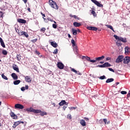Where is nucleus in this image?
Returning a JSON list of instances; mask_svg holds the SVG:
<instances>
[{"label": "nucleus", "instance_id": "bb28decb", "mask_svg": "<svg viewBox=\"0 0 130 130\" xmlns=\"http://www.w3.org/2000/svg\"><path fill=\"white\" fill-rule=\"evenodd\" d=\"M21 54H17L16 55V58L18 61H21Z\"/></svg>", "mask_w": 130, "mask_h": 130}, {"label": "nucleus", "instance_id": "052dcab7", "mask_svg": "<svg viewBox=\"0 0 130 130\" xmlns=\"http://www.w3.org/2000/svg\"><path fill=\"white\" fill-rule=\"evenodd\" d=\"M77 74V75H79V76H81V75H82V74L81 73V72H79V71H77V73H76Z\"/></svg>", "mask_w": 130, "mask_h": 130}, {"label": "nucleus", "instance_id": "69168bd1", "mask_svg": "<svg viewBox=\"0 0 130 130\" xmlns=\"http://www.w3.org/2000/svg\"><path fill=\"white\" fill-rule=\"evenodd\" d=\"M23 2H24V4H27V2H28L27 0H22Z\"/></svg>", "mask_w": 130, "mask_h": 130}, {"label": "nucleus", "instance_id": "603ef678", "mask_svg": "<svg viewBox=\"0 0 130 130\" xmlns=\"http://www.w3.org/2000/svg\"><path fill=\"white\" fill-rule=\"evenodd\" d=\"M103 121L105 122V124H106L107 123V119H104Z\"/></svg>", "mask_w": 130, "mask_h": 130}, {"label": "nucleus", "instance_id": "7c9ffc66", "mask_svg": "<svg viewBox=\"0 0 130 130\" xmlns=\"http://www.w3.org/2000/svg\"><path fill=\"white\" fill-rule=\"evenodd\" d=\"M116 44L117 46H121L122 45L121 42L119 40L117 41Z\"/></svg>", "mask_w": 130, "mask_h": 130}, {"label": "nucleus", "instance_id": "bf43d9fd", "mask_svg": "<svg viewBox=\"0 0 130 130\" xmlns=\"http://www.w3.org/2000/svg\"><path fill=\"white\" fill-rule=\"evenodd\" d=\"M76 108H77L74 107L71 108L69 107V109H70L71 110H72V109H76Z\"/></svg>", "mask_w": 130, "mask_h": 130}, {"label": "nucleus", "instance_id": "f704fd0d", "mask_svg": "<svg viewBox=\"0 0 130 130\" xmlns=\"http://www.w3.org/2000/svg\"><path fill=\"white\" fill-rule=\"evenodd\" d=\"M86 59H87L88 61H90L91 62V60H91V58L88 57V56H85Z\"/></svg>", "mask_w": 130, "mask_h": 130}, {"label": "nucleus", "instance_id": "cd10ccee", "mask_svg": "<svg viewBox=\"0 0 130 130\" xmlns=\"http://www.w3.org/2000/svg\"><path fill=\"white\" fill-rule=\"evenodd\" d=\"M119 40L120 41H121L122 42H124V43H125V42H127L126 38H120Z\"/></svg>", "mask_w": 130, "mask_h": 130}, {"label": "nucleus", "instance_id": "f03ea898", "mask_svg": "<svg viewBox=\"0 0 130 130\" xmlns=\"http://www.w3.org/2000/svg\"><path fill=\"white\" fill-rule=\"evenodd\" d=\"M26 111H27V112H34V113H39L40 112V110H35L32 107L26 109Z\"/></svg>", "mask_w": 130, "mask_h": 130}, {"label": "nucleus", "instance_id": "6ab92c4d", "mask_svg": "<svg viewBox=\"0 0 130 130\" xmlns=\"http://www.w3.org/2000/svg\"><path fill=\"white\" fill-rule=\"evenodd\" d=\"M40 111V112L39 113H40V115L41 116H44V115H47V113L46 112H42L41 110H38Z\"/></svg>", "mask_w": 130, "mask_h": 130}, {"label": "nucleus", "instance_id": "4be33fe9", "mask_svg": "<svg viewBox=\"0 0 130 130\" xmlns=\"http://www.w3.org/2000/svg\"><path fill=\"white\" fill-rule=\"evenodd\" d=\"M51 45L53 46V47H54L55 48H56V47H57V44L54 42H51Z\"/></svg>", "mask_w": 130, "mask_h": 130}, {"label": "nucleus", "instance_id": "6e6d98bb", "mask_svg": "<svg viewBox=\"0 0 130 130\" xmlns=\"http://www.w3.org/2000/svg\"><path fill=\"white\" fill-rule=\"evenodd\" d=\"M108 70H110V72H112L113 73H114V71L112 68H109Z\"/></svg>", "mask_w": 130, "mask_h": 130}, {"label": "nucleus", "instance_id": "338daca9", "mask_svg": "<svg viewBox=\"0 0 130 130\" xmlns=\"http://www.w3.org/2000/svg\"><path fill=\"white\" fill-rule=\"evenodd\" d=\"M127 97L128 98L129 97H130V92H128V93L127 94Z\"/></svg>", "mask_w": 130, "mask_h": 130}, {"label": "nucleus", "instance_id": "6e6552de", "mask_svg": "<svg viewBox=\"0 0 130 130\" xmlns=\"http://www.w3.org/2000/svg\"><path fill=\"white\" fill-rule=\"evenodd\" d=\"M19 36H24V37L28 38V37H29V35H28V33L25 31H22L20 32Z\"/></svg>", "mask_w": 130, "mask_h": 130}, {"label": "nucleus", "instance_id": "8fccbe9b", "mask_svg": "<svg viewBox=\"0 0 130 130\" xmlns=\"http://www.w3.org/2000/svg\"><path fill=\"white\" fill-rule=\"evenodd\" d=\"M98 68H104V64H103L102 65H98L96 66Z\"/></svg>", "mask_w": 130, "mask_h": 130}, {"label": "nucleus", "instance_id": "f257e3e1", "mask_svg": "<svg viewBox=\"0 0 130 130\" xmlns=\"http://www.w3.org/2000/svg\"><path fill=\"white\" fill-rule=\"evenodd\" d=\"M49 6H50L52 9H55V10H58V8H59V7H58V5H57L56 2L53 1V0H49Z\"/></svg>", "mask_w": 130, "mask_h": 130}, {"label": "nucleus", "instance_id": "a878e982", "mask_svg": "<svg viewBox=\"0 0 130 130\" xmlns=\"http://www.w3.org/2000/svg\"><path fill=\"white\" fill-rule=\"evenodd\" d=\"M113 81H114V79L109 78L106 80V83H111V82H113Z\"/></svg>", "mask_w": 130, "mask_h": 130}, {"label": "nucleus", "instance_id": "de8ad7c7", "mask_svg": "<svg viewBox=\"0 0 130 130\" xmlns=\"http://www.w3.org/2000/svg\"><path fill=\"white\" fill-rule=\"evenodd\" d=\"M67 118L69 119H72V115L71 114H68L67 115Z\"/></svg>", "mask_w": 130, "mask_h": 130}, {"label": "nucleus", "instance_id": "49530a36", "mask_svg": "<svg viewBox=\"0 0 130 130\" xmlns=\"http://www.w3.org/2000/svg\"><path fill=\"white\" fill-rule=\"evenodd\" d=\"M52 27L54 29H56V28H57V25H56V24H53Z\"/></svg>", "mask_w": 130, "mask_h": 130}, {"label": "nucleus", "instance_id": "f8f14e48", "mask_svg": "<svg viewBox=\"0 0 130 130\" xmlns=\"http://www.w3.org/2000/svg\"><path fill=\"white\" fill-rule=\"evenodd\" d=\"M12 67L13 70L17 72V73H20V71L19 70V68L18 67V66L15 64H13Z\"/></svg>", "mask_w": 130, "mask_h": 130}, {"label": "nucleus", "instance_id": "e2e57ef3", "mask_svg": "<svg viewBox=\"0 0 130 130\" xmlns=\"http://www.w3.org/2000/svg\"><path fill=\"white\" fill-rule=\"evenodd\" d=\"M42 14V16H43V19H44V20H46V19H45V18H44V17H45V14H42V13H41Z\"/></svg>", "mask_w": 130, "mask_h": 130}, {"label": "nucleus", "instance_id": "412c9836", "mask_svg": "<svg viewBox=\"0 0 130 130\" xmlns=\"http://www.w3.org/2000/svg\"><path fill=\"white\" fill-rule=\"evenodd\" d=\"M104 64V68H109V67H111V64L108 62H105Z\"/></svg>", "mask_w": 130, "mask_h": 130}, {"label": "nucleus", "instance_id": "2f4dec72", "mask_svg": "<svg viewBox=\"0 0 130 130\" xmlns=\"http://www.w3.org/2000/svg\"><path fill=\"white\" fill-rule=\"evenodd\" d=\"M2 53L4 55H7V54H8V51H7V50H3L2 51Z\"/></svg>", "mask_w": 130, "mask_h": 130}, {"label": "nucleus", "instance_id": "37998d69", "mask_svg": "<svg viewBox=\"0 0 130 130\" xmlns=\"http://www.w3.org/2000/svg\"><path fill=\"white\" fill-rule=\"evenodd\" d=\"M127 93V92H126V91H121V94H122V95H125Z\"/></svg>", "mask_w": 130, "mask_h": 130}, {"label": "nucleus", "instance_id": "c9c22d12", "mask_svg": "<svg viewBox=\"0 0 130 130\" xmlns=\"http://www.w3.org/2000/svg\"><path fill=\"white\" fill-rule=\"evenodd\" d=\"M70 69H71V72H73L74 73H75V74H77V71L76 70H75V69H73L72 68H70Z\"/></svg>", "mask_w": 130, "mask_h": 130}, {"label": "nucleus", "instance_id": "c756f323", "mask_svg": "<svg viewBox=\"0 0 130 130\" xmlns=\"http://www.w3.org/2000/svg\"><path fill=\"white\" fill-rule=\"evenodd\" d=\"M106 27H107V28H109V29H111V30H112L113 31L115 32V31H114V29H113V27H112V26L107 24Z\"/></svg>", "mask_w": 130, "mask_h": 130}, {"label": "nucleus", "instance_id": "13d9d810", "mask_svg": "<svg viewBox=\"0 0 130 130\" xmlns=\"http://www.w3.org/2000/svg\"><path fill=\"white\" fill-rule=\"evenodd\" d=\"M25 88L26 90H28V89H29V86L28 85H25Z\"/></svg>", "mask_w": 130, "mask_h": 130}, {"label": "nucleus", "instance_id": "58836bf2", "mask_svg": "<svg viewBox=\"0 0 130 130\" xmlns=\"http://www.w3.org/2000/svg\"><path fill=\"white\" fill-rule=\"evenodd\" d=\"M74 47V51H75L76 52H78V47L77 46H75V47Z\"/></svg>", "mask_w": 130, "mask_h": 130}, {"label": "nucleus", "instance_id": "20e7f679", "mask_svg": "<svg viewBox=\"0 0 130 130\" xmlns=\"http://www.w3.org/2000/svg\"><path fill=\"white\" fill-rule=\"evenodd\" d=\"M105 58V56H102L101 57H96L95 58V60H91L90 61L91 62L94 63V62H96V61H99V60H102V59H104Z\"/></svg>", "mask_w": 130, "mask_h": 130}, {"label": "nucleus", "instance_id": "9d476101", "mask_svg": "<svg viewBox=\"0 0 130 130\" xmlns=\"http://www.w3.org/2000/svg\"><path fill=\"white\" fill-rule=\"evenodd\" d=\"M25 81L27 83H31L32 82V78L30 76H26L24 78Z\"/></svg>", "mask_w": 130, "mask_h": 130}, {"label": "nucleus", "instance_id": "e433bc0d", "mask_svg": "<svg viewBox=\"0 0 130 130\" xmlns=\"http://www.w3.org/2000/svg\"><path fill=\"white\" fill-rule=\"evenodd\" d=\"M100 80H104V79H106V76H105V75H103L102 76H101L100 77Z\"/></svg>", "mask_w": 130, "mask_h": 130}, {"label": "nucleus", "instance_id": "a211bd4d", "mask_svg": "<svg viewBox=\"0 0 130 130\" xmlns=\"http://www.w3.org/2000/svg\"><path fill=\"white\" fill-rule=\"evenodd\" d=\"M11 77L13 78V80H18V75L16 73H12L11 74Z\"/></svg>", "mask_w": 130, "mask_h": 130}, {"label": "nucleus", "instance_id": "3c124183", "mask_svg": "<svg viewBox=\"0 0 130 130\" xmlns=\"http://www.w3.org/2000/svg\"><path fill=\"white\" fill-rule=\"evenodd\" d=\"M92 26L87 27V30H92Z\"/></svg>", "mask_w": 130, "mask_h": 130}, {"label": "nucleus", "instance_id": "4d7b16f0", "mask_svg": "<svg viewBox=\"0 0 130 130\" xmlns=\"http://www.w3.org/2000/svg\"><path fill=\"white\" fill-rule=\"evenodd\" d=\"M71 43H72V44H75V40L72 39V40H71Z\"/></svg>", "mask_w": 130, "mask_h": 130}, {"label": "nucleus", "instance_id": "c85d7f7f", "mask_svg": "<svg viewBox=\"0 0 130 130\" xmlns=\"http://www.w3.org/2000/svg\"><path fill=\"white\" fill-rule=\"evenodd\" d=\"M21 83V80H16L13 82L14 85H19Z\"/></svg>", "mask_w": 130, "mask_h": 130}, {"label": "nucleus", "instance_id": "72a5a7b5", "mask_svg": "<svg viewBox=\"0 0 130 130\" xmlns=\"http://www.w3.org/2000/svg\"><path fill=\"white\" fill-rule=\"evenodd\" d=\"M2 77L3 78V79H4V80H8V77H7V76H5V74H3L2 75Z\"/></svg>", "mask_w": 130, "mask_h": 130}, {"label": "nucleus", "instance_id": "4468645a", "mask_svg": "<svg viewBox=\"0 0 130 130\" xmlns=\"http://www.w3.org/2000/svg\"><path fill=\"white\" fill-rule=\"evenodd\" d=\"M17 22H18V23H20L21 24H26V21L25 20L22 19L21 18H18L17 19Z\"/></svg>", "mask_w": 130, "mask_h": 130}, {"label": "nucleus", "instance_id": "0eeeda50", "mask_svg": "<svg viewBox=\"0 0 130 130\" xmlns=\"http://www.w3.org/2000/svg\"><path fill=\"white\" fill-rule=\"evenodd\" d=\"M21 123H24V121H18L16 122H15L13 125V128H16V127H17V126H18V125H19V124H21Z\"/></svg>", "mask_w": 130, "mask_h": 130}, {"label": "nucleus", "instance_id": "09e8293b", "mask_svg": "<svg viewBox=\"0 0 130 130\" xmlns=\"http://www.w3.org/2000/svg\"><path fill=\"white\" fill-rule=\"evenodd\" d=\"M15 30H16V32L18 33V34L19 35H20V32H21V31H20V30H19V29H17V28H15Z\"/></svg>", "mask_w": 130, "mask_h": 130}, {"label": "nucleus", "instance_id": "a18cd8bd", "mask_svg": "<svg viewBox=\"0 0 130 130\" xmlns=\"http://www.w3.org/2000/svg\"><path fill=\"white\" fill-rule=\"evenodd\" d=\"M114 38H115L116 39V40H119V39L120 38L116 35H114Z\"/></svg>", "mask_w": 130, "mask_h": 130}, {"label": "nucleus", "instance_id": "774afa93", "mask_svg": "<svg viewBox=\"0 0 130 130\" xmlns=\"http://www.w3.org/2000/svg\"><path fill=\"white\" fill-rule=\"evenodd\" d=\"M63 110H66V109H67V106H64L63 107Z\"/></svg>", "mask_w": 130, "mask_h": 130}, {"label": "nucleus", "instance_id": "7ed1b4c3", "mask_svg": "<svg viewBox=\"0 0 130 130\" xmlns=\"http://www.w3.org/2000/svg\"><path fill=\"white\" fill-rule=\"evenodd\" d=\"M123 55H119L118 56L117 59H116L115 62L117 63H119V62H122L123 61Z\"/></svg>", "mask_w": 130, "mask_h": 130}, {"label": "nucleus", "instance_id": "9b49d317", "mask_svg": "<svg viewBox=\"0 0 130 130\" xmlns=\"http://www.w3.org/2000/svg\"><path fill=\"white\" fill-rule=\"evenodd\" d=\"M10 115L13 119H18V116L15 114V113L12 112V111L10 112Z\"/></svg>", "mask_w": 130, "mask_h": 130}, {"label": "nucleus", "instance_id": "ddd939ff", "mask_svg": "<svg viewBox=\"0 0 130 130\" xmlns=\"http://www.w3.org/2000/svg\"><path fill=\"white\" fill-rule=\"evenodd\" d=\"M57 67L58 69H60V70H62L63 69V68H64V66L61 63V62H59L57 63Z\"/></svg>", "mask_w": 130, "mask_h": 130}, {"label": "nucleus", "instance_id": "473e14b6", "mask_svg": "<svg viewBox=\"0 0 130 130\" xmlns=\"http://www.w3.org/2000/svg\"><path fill=\"white\" fill-rule=\"evenodd\" d=\"M45 30H46V28H45V27H42L40 29V31H41V32H42L43 33H45Z\"/></svg>", "mask_w": 130, "mask_h": 130}, {"label": "nucleus", "instance_id": "39448f33", "mask_svg": "<svg viewBox=\"0 0 130 130\" xmlns=\"http://www.w3.org/2000/svg\"><path fill=\"white\" fill-rule=\"evenodd\" d=\"M123 63H125V64H126L130 62V57L126 56L123 58Z\"/></svg>", "mask_w": 130, "mask_h": 130}, {"label": "nucleus", "instance_id": "dca6fc26", "mask_svg": "<svg viewBox=\"0 0 130 130\" xmlns=\"http://www.w3.org/2000/svg\"><path fill=\"white\" fill-rule=\"evenodd\" d=\"M73 25L74 27H80V26H82V24L81 22H74L73 23Z\"/></svg>", "mask_w": 130, "mask_h": 130}, {"label": "nucleus", "instance_id": "864d4df0", "mask_svg": "<svg viewBox=\"0 0 130 130\" xmlns=\"http://www.w3.org/2000/svg\"><path fill=\"white\" fill-rule=\"evenodd\" d=\"M35 52L36 53V54H37L38 55H39L40 54V52H39V51L36 50Z\"/></svg>", "mask_w": 130, "mask_h": 130}, {"label": "nucleus", "instance_id": "5701e85b", "mask_svg": "<svg viewBox=\"0 0 130 130\" xmlns=\"http://www.w3.org/2000/svg\"><path fill=\"white\" fill-rule=\"evenodd\" d=\"M91 14L93 15L94 17H96L97 16V14H96V12H95L94 8L91 9Z\"/></svg>", "mask_w": 130, "mask_h": 130}, {"label": "nucleus", "instance_id": "4c0bfd02", "mask_svg": "<svg viewBox=\"0 0 130 130\" xmlns=\"http://www.w3.org/2000/svg\"><path fill=\"white\" fill-rule=\"evenodd\" d=\"M5 13H4V12L0 11V18H3V16Z\"/></svg>", "mask_w": 130, "mask_h": 130}, {"label": "nucleus", "instance_id": "2eb2a0df", "mask_svg": "<svg viewBox=\"0 0 130 130\" xmlns=\"http://www.w3.org/2000/svg\"><path fill=\"white\" fill-rule=\"evenodd\" d=\"M125 54H129L130 53V47L126 46L125 47Z\"/></svg>", "mask_w": 130, "mask_h": 130}, {"label": "nucleus", "instance_id": "393cba45", "mask_svg": "<svg viewBox=\"0 0 130 130\" xmlns=\"http://www.w3.org/2000/svg\"><path fill=\"white\" fill-rule=\"evenodd\" d=\"M72 31L73 32V34L75 36L77 35V33H78V30L77 29H75L74 28L72 29Z\"/></svg>", "mask_w": 130, "mask_h": 130}, {"label": "nucleus", "instance_id": "0e129e2a", "mask_svg": "<svg viewBox=\"0 0 130 130\" xmlns=\"http://www.w3.org/2000/svg\"><path fill=\"white\" fill-rule=\"evenodd\" d=\"M110 59H111V58L109 57L106 58V60H110Z\"/></svg>", "mask_w": 130, "mask_h": 130}, {"label": "nucleus", "instance_id": "680f3d73", "mask_svg": "<svg viewBox=\"0 0 130 130\" xmlns=\"http://www.w3.org/2000/svg\"><path fill=\"white\" fill-rule=\"evenodd\" d=\"M85 120H86V121H89V118H87V117H84V118Z\"/></svg>", "mask_w": 130, "mask_h": 130}, {"label": "nucleus", "instance_id": "c03bdc74", "mask_svg": "<svg viewBox=\"0 0 130 130\" xmlns=\"http://www.w3.org/2000/svg\"><path fill=\"white\" fill-rule=\"evenodd\" d=\"M74 19L76 20H80V17H78L76 15H74Z\"/></svg>", "mask_w": 130, "mask_h": 130}, {"label": "nucleus", "instance_id": "5fc2aeb1", "mask_svg": "<svg viewBox=\"0 0 130 130\" xmlns=\"http://www.w3.org/2000/svg\"><path fill=\"white\" fill-rule=\"evenodd\" d=\"M21 91H25V90H26V88H25V87H22L21 88Z\"/></svg>", "mask_w": 130, "mask_h": 130}, {"label": "nucleus", "instance_id": "423d86ee", "mask_svg": "<svg viewBox=\"0 0 130 130\" xmlns=\"http://www.w3.org/2000/svg\"><path fill=\"white\" fill-rule=\"evenodd\" d=\"M91 2L93 3V4H95L98 7H99L100 8H103V5L101 4L99 2L96 0H91Z\"/></svg>", "mask_w": 130, "mask_h": 130}, {"label": "nucleus", "instance_id": "f3484780", "mask_svg": "<svg viewBox=\"0 0 130 130\" xmlns=\"http://www.w3.org/2000/svg\"><path fill=\"white\" fill-rule=\"evenodd\" d=\"M0 43L2 47H3L4 48H6V45L5 44V42L3 40V39H2V38L1 37H0Z\"/></svg>", "mask_w": 130, "mask_h": 130}, {"label": "nucleus", "instance_id": "ea45409f", "mask_svg": "<svg viewBox=\"0 0 130 130\" xmlns=\"http://www.w3.org/2000/svg\"><path fill=\"white\" fill-rule=\"evenodd\" d=\"M57 52H58V49H56L54 50V52H53V53L54 54H57Z\"/></svg>", "mask_w": 130, "mask_h": 130}, {"label": "nucleus", "instance_id": "b1692460", "mask_svg": "<svg viewBox=\"0 0 130 130\" xmlns=\"http://www.w3.org/2000/svg\"><path fill=\"white\" fill-rule=\"evenodd\" d=\"M67 103V102H66L64 100L61 101L59 103V106H62L64 105Z\"/></svg>", "mask_w": 130, "mask_h": 130}, {"label": "nucleus", "instance_id": "79ce46f5", "mask_svg": "<svg viewBox=\"0 0 130 130\" xmlns=\"http://www.w3.org/2000/svg\"><path fill=\"white\" fill-rule=\"evenodd\" d=\"M38 40V39H35L34 40H31V42H32V43H35V42H37Z\"/></svg>", "mask_w": 130, "mask_h": 130}, {"label": "nucleus", "instance_id": "aec40b11", "mask_svg": "<svg viewBox=\"0 0 130 130\" xmlns=\"http://www.w3.org/2000/svg\"><path fill=\"white\" fill-rule=\"evenodd\" d=\"M80 124L82 126H86V122L83 119L80 120Z\"/></svg>", "mask_w": 130, "mask_h": 130}, {"label": "nucleus", "instance_id": "a19ab883", "mask_svg": "<svg viewBox=\"0 0 130 130\" xmlns=\"http://www.w3.org/2000/svg\"><path fill=\"white\" fill-rule=\"evenodd\" d=\"M97 30H98V28L97 27L92 26L91 30L97 31Z\"/></svg>", "mask_w": 130, "mask_h": 130}, {"label": "nucleus", "instance_id": "1a4fd4ad", "mask_svg": "<svg viewBox=\"0 0 130 130\" xmlns=\"http://www.w3.org/2000/svg\"><path fill=\"white\" fill-rule=\"evenodd\" d=\"M15 108H16L17 109H23L24 106L20 104H16L15 105Z\"/></svg>", "mask_w": 130, "mask_h": 130}]
</instances>
